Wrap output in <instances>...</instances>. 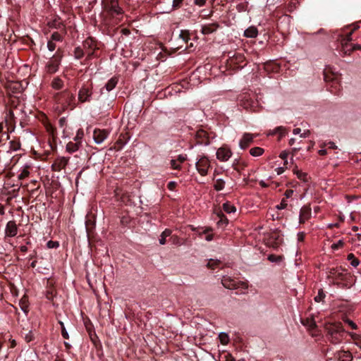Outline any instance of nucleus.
<instances>
[{"label":"nucleus","instance_id":"1","mask_svg":"<svg viewBox=\"0 0 361 361\" xmlns=\"http://www.w3.org/2000/svg\"><path fill=\"white\" fill-rule=\"evenodd\" d=\"M102 16L106 24L109 23V18H116L120 20V16L123 14V10L118 5V0H102Z\"/></svg>","mask_w":361,"mask_h":361},{"label":"nucleus","instance_id":"2","mask_svg":"<svg viewBox=\"0 0 361 361\" xmlns=\"http://www.w3.org/2000/svg\"><path fill=\"white\" fill-rule=\"evenodd\" d=\"M324 329L326 331L327 338L331 343L337 344L342 341L344 329L341 322L326 323Z\"/></svg>","mask_w":361,"mask_h":361},{"label":"nucleus","instance_id":"3","mask_svg":"<svg viewBox=\"0 0 361 361\" xmlns=\"http://www.w3.org/2000/svg\"><path fill=\"white\" fill-rule=\"evenodd\" d=\"M221 283L226 288L228 289H240L239 293H245V291L248 288L247 283L240 281H235L230 276H224L221 279Z\"/></svg>","mask_w":361,"mask_h":361},{"label":"nucleus","instance_id":"4","mask_svg":"<svg viewBox=\"0 0 361 361\" xmlns=\"http://www.w3.org/2000/svg\"><path fill=\"white\" fill-rule=\"evenodd\" d=\"M62 56L59 53V49L57 50L56 53L50 59L46 65V71L49 73H56L61 63Z\"/></svg>","mask_w":361,"mask_h":361},{"label":"nucleus","instance_id":"5","mask_svg":"<svg viewBox=\"0 0 361 361\" xmlns=\"http://www.w3.org/2000/svg\"><path fill=\"white\" fill-rule=\"evenodd\" d=\"M210 168V161L207 157L203 156L200 157L196 162V169L198 173L204 176L208 173V170Z\"/></svg>","mask_w":361,"mask_h":361},{"label":"nucleus","instance_id":"6","mask_svg":"<svg viewBox=\"0 0 361 361\" xmlns=\"http://www.w3.org/2000/svg\"><path fill=\"white\" fill-rule=\"evenodd\" d=\"M92 94V85H84L78 92V99L81 102H90Z\"/></svg>","mask_w":361,"mask_h":361},{"label":"nucleus","instance_id":"7","mask_svg":"<svg viewBox=\"0 0 361 361\" xmlns=\"http://www.w3.org/2000/svg\"><path fill=\"white\" fill-rule=\"evenodd\" d=\"M82 47L84 48L87 58L88 59L93 55L94 51L97 49L96 41L92 37H89L84 41Z\"/></svg>","mask_w":361,"mask_h":361},{"label":"nucleus","instance_id":"8","mask_svg":"<svg viewBox=\"0 0 361 361\" xmlns=\"http://www.w3.org/2000/svg\"><path fill=\"white\" fill-rule=\"evenodd\" d=\"M109 132L105 129H94L93 132V139L96 144H102L109 136Z\"/></svg>","mask_w":361,"mask_h":361},{"label":"nucleus","instance_id":"9","mask_svg":"<svg viewBox=\"0 0 361 361\" xmlns=\"http://www.w3.org/2000/svg\"><path fill=\"white\" fill-rule=\"evenodd\" d=\"M312 216V209L310 205H304L300 210L299 223L305 224Z\"/></svg>","mask_w":361,"mask_h":361},{"label":"nucleus","instance_id":"10","mask_svg":"<svg viewBox=\"0 0 361 361\" xmlns=\"http://www.w3.org/2000/svg\"><path fill=\"white\" fill-rule=\"evenodd\" d=\"M232 155L231 149L226 147H221L216 151V158L220 161H228Z\"/></svg>","mask_w":361,"mask_h":361},{"label":"nucleus","instance_id":"11","mask_svg":"<svg viewBox=\"0 0 361 361\" xmlns=\"http://www.w3.org/2000/svg\"><path fill=\"white\" fill-rule=\"evenodd\" d=\"M255 137V135L254 134L248 133H244L239 142L240 147L243 149L247 148L253 142Z\"/></svg>","mask_w":361,"mask_h":361},{"label":"nucleus","instance_id":"12","mask_svg":"<svg viewBox=\"0 0 361 361\" xmlns=\"http://www.w3.org/2000/svg\"><path fill=\"white\" fill-rule=\"evenodd\" d=\"M69 161V159L62 157L56 159L54 164H52V169L54 171H60L65 169Z\"/></svg>","mask_w":361,"mask_h":361},{"label":"nucleus","instance_id":"13","mask_svg":"<svg viewBox=\"0 0 361 361\" xmlns=\"http://www.w3.org/2000/svg\"><path fill=\"white\" fill-rule=\"evenodd\" d=\"M18 226L15 221H9L6 226L5 235L7 237H14L18 233Z\"/></svg>","mask_w":361,"mask_h":361},{"label":"nucleus","instance_id":"14","mask_svg":"<svg viewBox=\"0 0 361 361\" xmlns=\"http://www.w3.org/2000/svg\"><path fill=\"white\" fill-rule=\"evenodd\" d=\"M219 27V25L216 23L205 25L202 27L201 32L203 35H209L215 32Z\"/></svg>","mask_w":361,"mask_h":361},{"label":"nucleus","instance_id":"15","mask_svg":"<svg viewBox=\"0 0 361 361\" xmlns=\"http://www.w3.org/2000/svg\"><path fill=\"white\" fill-rule=\"evenodd\" d=\"M81 147L80 143L78 142H69L67 143L66 149L69 153H73L77 152Z\"/></svg>","mask_w":361,"mask_h":361},{"label":"nucleus","instance_id":"16","mask_svg":"<svg viewBox=\"0 0 361 361\" xmlns=\"http://www.w3.org/2000/svg\"><path fill=\"white\" fill-rule=\"evenodd\" d=\"M276 134H279V140H281L283 137H284L286 134V128L283 126H279L274 128L273 130H270L268 133L269 135H274Z\"/></svg>","mask_w":361,"mask_h":361},{"label":"nucleus","instance_id":"17","mask_svg":"<svg viewBox=\"0 0 361 361\" xmlns=\"http://www.w3.org/2000/svg\"><path fill=\"white\" fill-rule=\"evenodd\" d=\"M337 357L339 361H351L353 358L349 351H339Z\"/></svg>","mask_w":361,"mask_h":361},{"label":"nucleus","instance_id":"18","mask_svg":"<svg viewBox=\"0 0 361 361\" xmlns=\"http://www.w3.org/2000/svg\"><path fill=\"white\" fill-rule=\"evenodd\" d=\"M257 35H258L257 29L254 26L249 27L244 32V35L246 37L254 38V37H256L257 36Z\"/></svg>","mask_w":361,"mask_h":361},{"label":"nucleus","instance_id":"19","mask_svg":"<svg viewBox=\"0 0 361 361\" xmlns=\"http://www.w3.org/2000/svg\"><path fill=\"white\" fill-rule=\"evenodd\" d=\"M352 32L348 33L345 38H344L341 42L342 48L343 51L345 50V49H348V47L352 46V44L350 43L352 41Z\"/></svg>","mask_w":361,"mask_h":361},{"label":"nucleus","instance_id":"20","mask_svg":"<svg viewBox=\"0 0 361 361\" xmlns=\"http://www.w3.org/2000/svg\"><path fill=\"white\" fill-rule=\"evenodd\" d=\"M118 81V80L116 77L111 78L105 85L106 90L108 92L112 90L116 86Z\"/></svg>","mask_w":361,"mask_h":361},{"label":"nucleus","instance_id":"21","mask_svg":"<svg viewBox=\"0 0 361 361\" xmlns=\"http://www.w3.org/2000/svg\"><path fill=\"white\" fill-rule=\"evenodd\" d=\"M223 209L228 214L234 213L236 211L235 207L229 202L223 204Z\"/></svg>","mask_w":361,"mask_h":361},{"label":"nucleus","instance_id":"22","mask_svg":"<svg viewBox=\"0 0 361 361\" xmlns=\"http://www.w3.org/2000/svg\"><path fill=\"white\" fill-rule=\"evenodd\" d=\"M171 233L172 232L170 229H165L160 235L159 243L161 245H164L166 242V238L171 236Z\"/></svg>","mask_w":361,"mask_h":361},{"label":"nucleus","instance_id":"23","mask_svg":"<svg viewBox=\"0 0 361 361\" xmlns=\"http://www.w3.org/2000/svg\"><path fill=\"white\" fill-rule=\"evenodd\" d=\"M264 150L259 147H255L250 149V154L252 157H259L263 154Z\"/></svg>","mask_w":361,"mask_h":361},{"label":"nucleus","instance_id":"24","mask_svg":"<svg viewBox=\"0 0 361 361\" xmlns=\"http://www.w3.org/2000/svg\"><path fill=\"white\" fill-rule=\"evenodd\" d=\"M218 216L219 217V220L217 221V225L219 226H226L228 225V220L224 214L219 213Z\"/></svg>","mask_w":361,"mask_h":361},{"label":"nucleus","instance_id":"25","mask_svg":"<svg viewBox=\"0 0 361 361\" xmlns=\"http://www.w3.org/2000/svg\"><path fill=\"white\" fill-rule=\"evenodd\" d=\"M63 85V81L59 78H55L51 82V86L55 90H61Z\"/></svg>","mask_w":361,"mask_h":361},{"label":"nucleus","instance_id":"26","mask_svg":"<svg viewBox=\"0 0 361 361\" xmlns=\"http://www.w3.org/2000/svg\"><path fill=\"white\" fill-rule=\"evenodd\" d=\"M86 54L83 47H78L74 50V56L75 59H80Z\"/></svg>","mask_w":361,"mask_h":361},{"label":"nucleus","instance_id":"27","mask_svg":"<svg viewBox=\"0 0 361 361\" xmlns=\"http://www.w3.org/2000/svg\"><path fill=\"white\" fill-rule=\"evenodd\" d=\"M66 100L68 101V104L66 106H63L61 109H59V111H66L73 109V105L71 104V102L74 99L71 95L67 94L66 97Z\"/></svg>","mask_w":361,"mask_h":361},{"label":"nucleus","instance_id":"28","mask_svg":"<svg viewBox=\"0 0 361 361\" xmlns=\"http://www.w3.org/2000/svg\"><path fill=\"white\" fill-rule=\"evenodd\" d=\"M347 259L350 262V264L354 267H357L360 264L359 259L356 258L353 253L348 254Z\"/></svg>","mask_w":361,"mask_h":361},{"label":"nucleus","instance_id":"29","mask_svg":"<svg viewBox=\"0 0 361 361\" xmlns=\"http://www.w3.org/2000/svg\"><path fill=\"white\" fill-rule=\"evenodd\" d=\"M355 344L361 349V336L355 333L349 334Z\"/></svg>","mask_w":361,"mask_h":361},{"label":"nucleus","instance_id":"30","mask_svg":"<svg viewBox=\"0 0 361 361\" xmlns=\"http://www.w3.org/2000/svg\"><path fill=\"white\" fill-rule=\"evenodd\" d=\"M29 166H25L23 167V169L20 171V173H19L18 178L19 180H23L25 178H26L27 177H28L29 174H30V171H29Z\"/></svg>","mask_w":361,"mask_h":361},{"label":"nucleus","instance_id":"31","mask_svg":"<svg viewBox=\"0 0 361 361\" xmlns=\"http://www.w3.org/2000/svg\"><path fill=\"white\" fill-rule=\"evenodd\" d=\"M224 186H225L224 180H223L222 179H220V178L217 179L214 184V188L217 191L222 190L224 188Z\"/></svg>","mask_w":361,"mask_h":361},{"label":"nucleus","instance_id":"32","mask_svg":"<svg viewBox=\"0 0 361 361\" xmlns=\"http://www.w3.org/2000/svg\"><path fill=\"white\" fill-rule=\"evenodd\" d=\"M84 137V131L82 128H80L77 130L76 135L74 137V141L77 142H80V145H82V140Z\"/></svg>","mask_w":361,"mask_h":361},{"label":"nucleus","instance_id":"33","mask_svg":"<svg viewBox=\"0 0 361 361\" xmlns=\"http://www.w3.org/2000/svg\"><path fill=\"white\" fill-rule=\"evenodd\" d=\"M179 38L181 39L185 43L188 42L190 39V33L188 30H181L179 34Z\"/></svg>","mask_w":361,"mask_h":361},{"label":"nucleus","instance_id":"34","mask_svg":"<svg viewBox=\"0 0 361 361\" xmlns=\"http://www.w3.org/2000/svg\"><path fill=\"white\" fill-rule=\"evenodd\" d=\"M219 264H220L219 260L211 259L207 262V267L211 269H214Z\"/></svg>","mask_w":361,"mask_h":361},{"label":"nucleus","instance_id":"35","mask_svg":"<svg viewBox=\"0 0 361 361\" xmlns=\"http://www.w3.org/2000/svg\"><path fill=\"white\" fill-rule=\"evenodd\" d=\"M212 231V229L211 228H207L202 232V234H205V239L207 241H211L213 239Z\"/></svg>","mask_w":361,"mask_h":361},{"label":"nucleus","instance_id":"36","mask_svg":"<svg viewBox=\"0 0 361 361\" xmlns=\"http://www.w3.org/2000/svg\"><path fill=\"white\" fill-rule=\"evenodd\" d=\"M220 342L223 345H226L229 342L228 336L226 333H220L219 335Z\"/></svg>","mask_w":361,"mask_h":361},{"label":"nucleus","instance_id":"37","mask_svg":"<svg viewBox=\"0 0 361 361\" xmlns=\"http://www.w3.org/2000/svg\"><path fill=\"white\" fill-rule=\"evenodd\" d=\"M50 39L53 40L54 42H62L63 40V37L62 35L58 32H54L51 34V38Z\"/></svg>","mask_w":361,"mask_h":361},{"label":"nucleus","instance_id":"38","mask_svg":"<svg viewBox=\"0 0 361 361\" xmlns=\"http://www.w3.org/2000/svg\"><path fill=\"white\" fill-rule=\"evenodd\" d=\"M324 298H325V294L323 292V290L322 289H320L318 292L317 295H316L314 297V300L317 302H319L322 301L324 299Z\"/></svg>","mask_w":361,"mask_h":361},{"label":"nucleus","instance_id":"39","mask_svg":"<svg viewBox=\"0 0 361 361\" xmlns=\"http://www.w3.org/2000/svg\"><path fill=\"white\" fill-rule=\"evenodd\" d=\"M183 1L184 0H173L172 9L176 10V9L180 8V6L183 4Z\"/></svg>","mask_w":361,"mask_h":361},{"label":"nucleus","instance_id":"40","mask_svg":"<svg viewBox=\"0 0 361 361\" xmlns=\"http://www.w3.org/2000/svg\"><path fill=\"white\" fill-rule=\"evenodd\" d=\"M61 22L60 19H54L53 21L49 23V25L51 27L58 28L60 27Z\"/></svg>","mask_w":361,"mask_h":361},{"label":"nucleus","instance_id":"41","mask_svg":"<svg viewBox=\"0 0 361 361\" xmlns=\"http://www.w3.org/2000/svg\"><path fill=\"white\" fill-rule=\"evenodd\" d=\"M60 325H61V334H62V336L63 337V338L65 339H68L69 338V336H68V334L64 326V324L62 322H59Z\"/></svg>","mask_w":361,"mask_h":361},{"label":"nucleus","instance_id":"42","mask_svg":"<svg viewBox=\"0 0 361 361\" xmlns=\"http://www.w3.org/2000/svg\"><path fill=\"white\" fill-rule=\"evenodd\" d=\"M344 245V242L342 240H339L337 243L331 245V249L338 250L339 248L343 247Z\"/></svg>","mask_w":361,"mask_h":361},{"label":"nucleus","instance_id":"43","mask_svg":"<svg viewBox=\"0 0 361 361\" xmlns=\"http://www.w3.org/2000/svg\"><path fill=\"white\" fill-rule=\"evenodd\" d=\"M177 161V160L171 159L170 161V164L173 169L180 170L181 169V166L180 164H178Z\"/></svg>","mask_w":361,"mask_h":361},{"label":"nucleus","instance_id":"44","mask_svg":"<svg viewBox=\"0 0 361 361\" xmlns=\"http://www.w3.org/2000/svg\"><path fill=\"white\" fill-rule=\"evenodd\" d=\"M47 48L49 51H53L56 48V42H54L51 39H49L47 42Z\"/></svg>","mask_w":361,"mask_h":361},{"label":"nucleus","instance_id":"45","mask_svg":"<svg viewBox=\"0 0 361 361\" xmlns=\"http://www.w3.org/2000/svg\"><path fill=\"white\" fill-rule=\"evenodd\" d=\"M295 173L297 175V177L303 180V181H305L306 180V177H307V174L305 173H303L301 171H295Z\"/></svg>","mask_w":361,"mask_h":361},{"label":"nucleus","instance_id":"46","mask_svg":"<svg viewBox=\"0 0 361 361\" xmlns=\"http://www.w3.org/2000/svg\"><path fill=\"white\" fill-rule=\"evenodd\" d=\"M268 259L270 261V262H279L282 259V257H280V256H276V255H269L268 256Z\"/></svg>","mask_w":361,"mask_h":361},{"label":"nucleus","instance_id":"47","mask_svg":"<svg viewBox=\"0 0 361 361\" xmlns=\"http://www.w3.org/2000/svg\"><path fill=\"white\" fill-rule=\"evenodd\" d=\"M170 240L174 245H180L181 244L180 239L177 235H171Z\"/></svg>","mask_w":361,"mask_h":361},{"label":"nucleus","instance_id":"48","mask_svg":"<svg viewBox=\"0 0 361 361\" xmlns=\"http://www.w3.org/2000/svg\"><path fill=\"white\" fill-rule=\"evenodd\" d=\"M9 143L11 145V149L13 151H16L20 147V145L18 142L11 141Z\"/></svg>","mask_w":361,"mask_h":361},{"label":"nucleus","instance_id":"49","mask_svg":"<svg viewBox=\"0 0 361 361\" xmlns=\"http://www.w3.org/2000/svg\"><path fill=\"white\" fill-rule=\"evenodd\" d=\"M3 123H0V136H1V138L4 137L5 140H8L9 138V135L8 133L3 132Z\"/></svg>","mask_w":361,"mask_h":361},{"label":"nucleus","instance_id":"50","mask_svg":"<svg viewBox=\"0 0 361 361\" xmlns=\"http://www.w3.org/2000/svg\"><path fill=\"white\" fill-rule=\"evenodd\" d=\"M59 246V243L57 241L49 240L47 243V247L49 248H57Z\"/></svg>","mask_w":361,"mask_h":361},{"label":"nucleus","instance_id":"51","mask_svg":"<svg viewBox=\"0 0 361 361\" xmlns=\"http://www.w3.org/2000/svg\"><path fill=\"white\" fill-rule=\"evenodd\" d=\"M361 49L360 46V45H353L351 47H348V49H345V50H344V52L345 54H347L348 52H350L352 51L353 50H355V49Z\"/></svg>","mask_w":361,"mask_h":361},{"label":"nucleus","instance_id":"52","mask_svg":"<svg viewBox=\"0 0 361 361\" xmlns=\"http://www.w3.org/2000/svg\"><path fill=\"white\" fill-rule=\"evenodd\" d=\"M287 205H288V204H287L286 200L283 199L282 201L281 202V203L276 206V208L278 209H283L286 208Z\"/></svg>","mask_w":361,"mask_h":361},{"label":"nucleus","instance_id":"53","mask_svg":"<svg viewBox=\"0 0 361 361\" xmlns=\"http://www.w3.org/2000/svg\"><path fill=\"white\" fill-rule=\"evenodd\" d=\"M279 157L284 160V165L286 166L288 164L287 158H288V153L286 152H281Z\"/></svg>","mask_w":361,"mask_h":361},{"label":"nucleus","instance_id":"54","mask_svg":"<svg viewBox=\"0 0 361 361\" xmlns=\"http://www.w3.org/2000/svg\"><path fill=\"white\" fill-rule=\"evenodd\" d=\"M20 304H21V309H22V310L25 314H27L28 312V306H27V305L26 304V302L25 301H23V300H21Z\"/></svg>","mask_w":361,"mask_h":361},{"label":"nucleus","instance_id":"55","mask_svg":"<svg viewBox=\"0 0 361 361\" xmlns=\"http://www.w3.org/2000/svg\"><path fill=\"white\" fill-rule=\"evenodd\" d=\"M9 87L10 88H12L13 90H18L20 89V85L19 82H11L10 85H9Z\"/></svg>","mask_w":361,"mask_h":361},{"label":"nucleus","instance_id":"56","mask_svg":"<svg viewBox=\"0 0 361 361\" xmlns=\"http://www.w3.org/2000/svg\"><path fill=\"white\" fill-rule=\"evenodd\" d=\"M176 187V183L174 181H171L168 183L167 188L170 190H173Z\"/></svg>","mask_w":361,"mask_h":361},{"label":"nucleus","instance_id":"57","mask_svg":"<svg viewBox=\"0 0 361 361\" xmlns=\"http://www.w3.org/2000/svg\"><path fill=\"white\" fill-rule=\"evenodd\" d=\"M305 234L304 232H299L297 235L298 240L300 242H302L305 239Z\"/></svg>","mask_w":361,"mask_h":361},{"label":"nucleus","instance_id":"58","mask_svg":"<svg viewBox=\"0 0 361 361\" xmlns=\"http://www.w3.org/2000/svg\"><path fill=\"white\" fill-rule=\"evenodd\" d=\"M130 200L129 195L127 194H123V196L121 197V201L123 202L125 204H128Z\"/></svg>","mask_w":361,"mask_h":361},{"label":"nucleus","instance_id":"59","mask_svg":"<svg viewBox=\"0 0 361 361\" xmlns=\"http://www.w3.org/2000/svg\"><path fill=\"white\" fill-rule=\"evenodd\" d=\"M186 155L180 154L178 157L177 161L179 162V164L183 163L186 160Z\"/></svg>","mask_w":361,"mask_h":361},{"label":"nucleus","instance_id":"60","mask_svg":"<svg viewBox=\"0 0 361 361\" xmlns=\"http://www.w3.org/2000/svg\"><path fill=\"white\" fill-rule=\"evenodd\" d=\"M345 322L348 324V325H349V326H350L353 329H357V324H356L355 322H353L352 320L347 319Z\"/></svg>","mask_w":361,"mask_h":361},{"label":"nucleus","instance_id":"61","mask_svg":"<svg viewBox=\"0 0 361 361\" xmlns=\"http://www.w3.org/2000/svg\"><path fill=\"white\" fill-rule=\"evenodd\" d=\"M207 0H195L194 4L198 6H202L205 4Z\"/></svg>","mask_w":361,"mask_h":361},{"label":"nucleus","instance_id":"62","mask_svg":"<svg viewBox=\"0 0 361 361\" xmlns=\"http://www.w3.org/2000/svg\"><path fill=\"white\" fill-rule=\"evenodd\" d=\"M286 168V167L281 166V167L276 168L275 171H276L277 175L282 174L285 171Z\"/></svg>","mask_w":361,"mask_h":361},{"label":"nucleus","instance_id":"63","mask_svg":"<svg viewBox=\"0 0 361 361\" xmlns=\"http://www.w3.org/2000/svg\"><path fill=\"white\" fill-rule=\"evenodd\" d=\"M59 126L61 128H63L66 126V118L63 117V118H61L59 121Z\"/></svg>","mask_w":361,"mask_h":361},{"label":"nucleus","instance_id":"64","mask_svg":"<svg viewBox=\"0 0 361 361\" xmlns=\"http://www.w3.org/2000/svg\"><path fill=\"white\" fill-rule=\"evenodd\" d=\"M293 194V190H286L285 192V196L286 198H290Z\"/></svg>","mask_w":361,"mask_h":361}]
</instances>
